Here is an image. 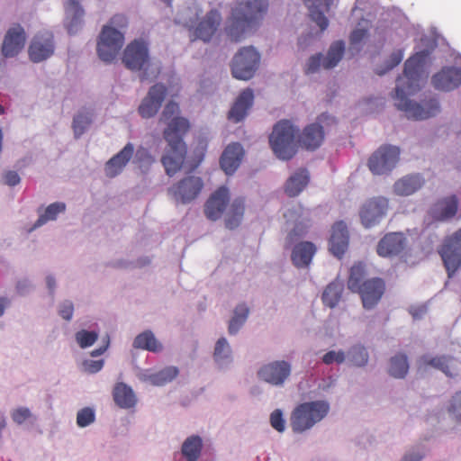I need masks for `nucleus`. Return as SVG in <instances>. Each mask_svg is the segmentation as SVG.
<instances>
[{
  "label": "nucleus",
  "mask_w": 461,
  "mask_h": 461,
  "mask_svg": "<svg viewBox=\"0 0 461 461\" xmlns=\"http://www.w3.org/2000/svg\"><path fill=\"white\" fill-rule=\"evenodd\" d=\"M439 254L451 277L461 266V228L445 240Z\"/></svg>",
  "instance_id": "obj_13"
},
{
  "label": "nucleus",
  "mask_w": 461,
  "mask_h": 461,
  "mask_svg": "<svg viewBox=\"0 0 461 461\" xmlns=\"http://www.w3.org/2000/svg\"><path fill=\"white\" fill-rule=\"evenodd\" d=\"M409 371L408 358L405 354H396L390 359L388 372L394 378H404Z\"/></svg>",
  "instance_id": "obj_46"
},
{
  "label": "nucleus",
  "mask_w": 461,
  "mask_h": 461,
  "mask_svg": "<svg viewBox=\"0 0 461 461\" xmlns=\"http://www.w3.org/2000/svg\"><path fill=\"white\" fill-rule=\"evenodd\" d=\"M66 20L65 23L70 34L77 33L83 25L85 12L80 6L78 0H66Z\"/></svg>",
  "instance_id": "obj_36"
},
{
  "label": "nucleus",
  "mask_w": 461,
  "mask_h": 461,
  "mask_svg": "<svg viewBox=\"0 0 461 461\" xmlns=\"http://www.w3.org/2000/svg\"><path fill=\"white\" fill-rule=\"evenodd\" d=\"M270 424L278 432L285 430V420L280 410H275L270 416Z\"/></svg>",
  "instance_id": "obj_57"
},
{
  "label": "nucleus",
  "mask_w": 461,
  "mask_h": 461,
  "mask_svg": "<svg viewBox=\"0 0 461 461\" xmlns=\"http://www.w3.org/2000/svg\"><path fill=\"white\" fill-rule=\"evenodd\" d=\"M54 52L52 34L49 32L34 36L29 48V56L33 62H41Z\"/></svg>",
  "instance_id": "obj_18"
},
{
  "label": "nucleus",
  "mask_w": 461,
  "mask_h": 461,
  "mask_svg": "<svg viewBox=\"0 0 461 461\" xmlns=\"http://www.w3.org/2000/svg\"><path fill=\"white\" fill-rule=\"evenodd\" d=\"M310 180L306 169H299L294 173L286 181L285 193L290 197L297 196L308 185Z\"/></svg>",
  "instance_id": "obj_39"
},
{
  "label": "nucleus",
  "mask_w": 461,
  "mask_h": 461,
  "mask_svg": "<svg viewBox=\"0 0 461 461\" xmlns=\"http://www.w3.org/2000/svg\"><path fill=\"white\" fill-rule=\"evenodd\" d=\"M99 335V330L94 329L92 330H88L82 329L76 332L75 339L81 348H87L92 347L96 342Z\"/></svg>",
  "instance_id": "obj_48"
},
{
  "label": "nucleus",
  "mask_w": 461,
  "mask_h": 461,
  "mask_svg": "<svg viewBox=\"0 0 461 461\" xmlns=\"http://www.w3.org/2000/svg\"><path fill=\"white\" fill-rule=\"evenodd\" d=\"M11 418L15 424L22 425L32 418V413L28 407L21 406L11 411Z\"/></svg>",
  "instance_id": "obj_51"
},
{
  "label": "nucleus",
  "mask_w": 461,
  "mask_h": 461,
  "mask_svg": "<svg viewBox=\"0 0 461 461\" xmlns=\"http://www.w3.org/2000/svg\"><path fill=\"white\" fill-rule=\"evenodd\" d=\"M432 85L436 89L451 91L461 85V68L456 67L443 68L432 77Z\"/></svg>",
  "instance_id": "obj_26"
},
{
  "label": "nucleus",
  "mask_w": 461,
  "mask_h": 461,
  "mask_svg": "<svg viewBox=\"0 0 461 461\" xmlns=\"http://www.w3.org/2000/svg\"><path fill=\"white\" fill-rule=\"evenodd\" d=\"M345 360V354L343 351H329L322 357V362L326 365L333 363L341 364Z\"/></svg>",
  "instance_id": "obj_56"
},
{
  "label": "nucleus",
  "mask_w": 461,
  "mask_h": 461,
  "mask_svg": "<svg viewBox=\"0 0 461 461\" xmlns=\"http://www.w3.org/2000/svg\"><path fill=\"white\" fill-rule=\"evenodd\" d=\"M111 266L118 268H127L131 266V263L124 259H117L111 263Z\"/></svg>",
  "instance_id": "obj_64"
},
{
  "label": "nucleus",
  "mask_w": 461,
  "mask_h": 461,
  "mask_svg": "<svg viewBox=\"0 0 461 461\" xmlns=\"http://www.w3.org/2000/svg\"><path fill=\"white\" fill-rule=\"evenodd\" d=\"M258 59L259 54L254 47L241 49L233 58L231 68L233 77L240 80L250 79L255 73Z\"/></svg>",
  "instance_id": "obj_12"
},
{
  "label": "nucleus",
  "mask_w": 461,
  "mask_h": 461,
  "mask_svg": "<svg viewBox=\"0 0 461 461\" xmlns=\"http://www.w3.org/2000/svg\"><path fill=\"white\" fill-rule=\"evenodd\" d=\"M66 210V204L61 202L52 203L48 205L43 212H39V218L34 222L32 230H36L47 222L57 220L60 213Z\"/></svg>",
  "instance_id": "obj_42"
},
{
  "label": "nucleus",
  "mask_w": 461,
  "mask_h": 461,
  "mask_svg": "<svg viewBox=\"0 0 461 461\" xmlns=\"http://www.w3.org/2000/svg\"><path fill=\"white\" fill-rule=\"evenodd\" d=\"M258 14L259 2L258 0H245L237 3L225 29L228 36L235 41H240L249 33Z\"/></svg>",
  "instance_id": "obj_5"
},
{
  "label": "nucleus",
  "mask_w": 461,
  "mask_h": 461,
  "mask_svg": "<svg viewBox=\"0 0 461 461\" xmlns=\"http://www.w3.org/2000/svg\"><path fill=\"white\" fill-rule=\"evenodd\" d=\"M329 411L330 404L326 401L303 402L291 414V427L294 432H304L324 419Z\"/></svg>",
  "instance_id": "obj_8"
},
{
  "label": "nucleus",
  "mask_w": 461,
  "mask_h": 461,
  "mask_svg": "<svg viewBox=\"0 0 461 461\" xmlns=\"http://www.w3.org/2000/svg\"><path fill=\"white\" fill-rule=\"evenodd\" d=\"M285 216L294 222L285 240V246L290 247L306 233L310 226L311 213L308 209L297 205L290 209Z\"/></svg>",
  "instance_id": "obj_16"
},
{
  "label": "nucleus",
  "mask_w": 461,
  "mask_h": 461,
  "mask_svg": "<svg viewBox=\"0 0 461 461\" xmlns=\"http://www.w3.org/2000/svg\"><path fill=\"white\" fill-rule=\"evenodd\" d=\"M343 291L344 284L342 281L336 279L330 283L322 293L323 304L330 308L336 307L342 297Z\"/></svg>",
  "instance_id": "obj_41"
},
{
  "label": "nucleus",
  "mask_w": 461,
  "mask_h": 461,
  "mask_svg": "<svg viewBox=\"0 0 461 461\" xmlns=\"http://www.w3.org/2000/svg\"><path fill=\"white\" fill-rule=\"evenodd\" d=\"M134 155V144L126 145L113 155L104 165V174L107 177L113 178L122 173L127 165L132 161Z\"/></svg>",
  "instance_id": "obj_19"
},
{
  "label": "nucleus",
  "mask_w": 461,
  "mask_h": 461,
  "mask_svg": "<svg viewBox=\"0 0 461 461\" xmlns=\"http://www.w3.org/2000/svg\"><path fill=\"white\" fill-rule=\"evenodd\" d=\"M422 456L419 453H407L403 456L401 461H420Z\"/></svg>",
  "instance_id": "obj_63"
},
{
  "label": "nucleus",
  "mask_w": 461,
  "mask_h": 461,
  "mask_svg": "<svg viewBox=\"0 0 461 461\" xmlns=\"http://www.w3.org/2000/svg\"><path fill=\"white\" fill-rule=\"evenodd\" d=\"M132 162L138 166L141 172L145 173L155 162V158L148 149L139 147L137 149H134Z\"/></svg>",
  "instance_id": "obj_47"
},
{
  "label": "nucleus",
  "mask_w": 461,
  "mask_h": 461,
  "mask_svg": "<svg viewBox=\"0 0 461 461\" xmlns=\"http://www.w3.org/2000/svg\"><path fill=\"white\" fill-rule=\"evenodd\" d=\"M315 252L316 247L313 243L303 241L294 247L291 258L295 267H305L311 263Z\"/></svg>",
  "instance_id": "obj_38"
},
{
  "label": "nucleus",
  "mask_w": 461,
  "mask_h": 461,
  "mask_svg": "<svg viewBox=\"0 0 461 461\" xmlns=\"http://www.w3.org/2000/svg\"><path fill=\"white\" fill-rule=\"evenodd\" d=\"M406 239L402 233L386 234L378 243L376 251L381 257H391L400 254L405 248Z\"/></svg>",
  "instance_id": "obj_31"
},
{
  "label": "nucleus",
  "mask_w": 461,
  "mask_h": 461,
  "mask_svg": "<svg viewBox=\"0 0 461 461\" xmlns=\"http://www.w3.org/2000/svg\"><path fill=\"white\" fill-rule=\"evenodd\" d=\"M203 438L198 434L187 436L180 447V454L185 461H199L203 456Z\"/></svg>",
  "instance_id": "obj_35"
},
{
  "label": "nucleus",
  "mask_w": 461,
  "mask_h": 461,
  "mask_svg": "<svg viewBox=\"0 0 461 461\" xmlns=\"http://www.w3.org/2000/svg\"><path fill=\"white\" fill-rule=\"evenodd\" d=\"M291 374V366L286 361H276L266 365L261 370L264 380L274 385H281Z\"/></svg>",
  "instance_id": "obj_28"
},
{
  "label": "nucleus",
  "mask_w": 461,
  "mask_h": 461,
  "mask_svg": "<svg viewBox=\"0 0 461 461\" xmlns=\"http://www.w3.org/2000/svg\"><path fill=\"white\" fill-rule=\"evenodd\" d=\"M95 420V411L91 407L80 409L77 413V425L79 428H86L93 424Z\"/></svg>",
  "instance_id": "obj_50"
},
{
  "label": "nucleus",
  "mask_w": 461,
  "mask_h": 461,
  "mask_svg": "<svg viewBox=\"0 0 461 461\" xmlns=\"http://www.w3.org/2000/svg\"><path fill=\"white\" fill-rule=\"evenodd\" d=\"M400 159V149L393 145H382L372 153L367 167L374 175L389 174Z\"/></svg>",
  "instance_id": "obj_9"
},
{
  "label": "nucleus",
  "mask_w": 461,
  "mask_h": 461,
  "mask_svg": "<svg viewBox=\"0 0 461 461\" xmlns=\"http://www.w3.org/2000/svg\"><path fill=\"white\" fill-rule=\"evenodd\" d=\"M249 313V309L245 303H240L236 306L233 316L230 320L228 326V332L230 335L234 336L238 334L240 330L245 324Z\"/></svg>",
  "instance_id": "obj_45"
},
{
  "label": "nucleus",
  "mask_w": 461,
  "mask_h": 461,
  "mask_svg": "<svg viewBox=\"0 0 461 461\" xmlns=\"http://www.w3.org/2000/svg\"><path fill=\"white\" fill-rule=\"evenodd\" d=\"M46 287L51 297H54L57 289V280L53 275H48L45 277Z\"/></svg>",
  "instance_id": "obj_60"
},
{
  "label": "nucleus",
  "mask_w": 461,
  "mask_h": 461,
  "mask_svg": "<svg viewBox=\"0 0 461 461\" xmlns=\"http://www.w3.org/2000/svg\"><path fill=\"white\" fill-rule=\"evenodd\" d=\"M365 276V267L361 263L355 264L350 268L348 288L360 295L365 309L371 310L379 303L384 294L385 284L379 277L364 280Z\"/></svg>",
  "instance_id": "obj_4"
},
{
  "label": "nucleus",
  "mask_w": 461,
  "mask_h": 461,
  "mask_svg": "<svg viewBox=\"0 0 461 461\" xmlns=\"http://www.w3.org/2000/svg\"><path fill=\"white\" fill-rule=\"evenodd\" d=\"M122 61L131 71L143 70L140 79L152 80L159 73V67L150 63L149 48L146 42L134 40L123 50Z\"/></svg>",
  "instance_id": "obj_6"
},
{
  "label": "nucleus",
  "mask_w": 461,
  "mask_h": 461,
  "mask_svg": "<svg viewBox=\"0 0 461 461\" xmlns=\"http://www.w3.org/2000/svg\"><path fill=\"white\" fill-rule=\"evenodd\" d=\"M21 181L20 176L15 171H7L4 175V183L9 186H14Z\"/></svg>",
  "instance_id": "obj_59"
},
{
  "label": "nucleus",
  "mask_w": 461,
  "mask_h": 461,
  "mask_svg": "<svg viewBox=\"0 0 461 461\" xmlns=\"http://www.w3.org/2000/svg\"><path fill=\"white\" fill-rule=\"evenodd\" d=\"M244 214V200L235 199L225 216V226L229 230H234L240 226Z\"/></svg>",
  "instance_id": "obj_44"
},
{
  "label": "nucleus",
  "mask_w": 461,
  "mask_h": 461,
  "mask_svg": "<svg viewBox=\"0 0 461 461\" xmlns=\"http://www.w3.org/2000/svg\"><path fill=\"white\" fill-rule=\"evenodd\" d=\"M221 20V14L219 10L212 9L209 11L194 28V38L204 42L210 41L220 26Z\"/></svg>",
  "instance_id": "obj_21"
},
{
  "label": "nucleus",
  "mask_w": 461,
  "mask_h": 461,
  "mask_svg": "<svg viewBox=\"0 0 461 461\" xmlns=\"http://www.w3.org/2000/svg\"><path fill=\"white\" fill-rule=\"evenodd\" d=\"M254 103V95L251 89L242 91L235 100L228 113V119L238 123L242 122L249 114V111Z\"/></svg>",
  "instance_id": "obj_27"
},
{
  "label": "nucleus",
  "mask_w": 461,
  "mask_h": 461,
  "mask_svg": "<svg viewBox=\"0 0 461 461\" xmlns=\"http://www.w3.org/2000/svg\"><path fill=\"white\" fill-rule=\"evenodd\" d=\"M367 36V29L366 28H357L355 29L349 37L350 41V50H356L359 51V44Z\"/></svg>",
  "instance_id": "obj_52"
},
{
  "label": "nucleus",
  "mask_w": 461,
  "mask_h": 461,
  "mask_svg": "<svg viewBox=\"0 0 461 461\" xmlns=\"http://www.w3.org/2000/svg\"><path fill=\"white\" fill-rule=\"evenodd\" d=\"M323 140V128L316 122L307 125L302 133L298 135L300 146L310 151L317 149L322 144Z\"/></svg>",
  "instance_id": "obj_33"
},
{
  "label": "nucleus",
  "mask_w": 461,
  "mask_h": 461,
  "mask_svg": "<svg viewBox=\"0 0 461 461\" xmlns=\"http://www.w3.org/2000/svg\"><path fill=\"white\" fill-rule=\"evenodd\" d=\"M298 132L299 129L289 120H281L275 124L269 136V144L279 159L289 160L295 156Z\"/></svg>",
  "instance_id": "obj_7"
},
{
  "label": "nucleus",
  "mask_w": 461,
  "mask_h": 461,
  "mask_svg": "<svg viewBox=\"0 0 461 461\" xmlns=\"http://www.w3.org/2000/svg\"><path fill=\"white\" fill-rule=\"evenodd\" d=\"M31 288H32L31 283L25 279L20 280L16 284V290H17L18 294H20L22 295L27 294L31 291Z\"/></svg>",
  "instance_id": "obj_61"
},
{
  "label": "nucleus",
  "mask_w": 461,
  "mask_h": 461,
  "mask_svg": "<svg viewBox=\"0 0 461 461\" xmlns=\"http://www.w3.org/2000/svg\"><path fill=\"white\" fill-rule=\"evenodd\" d=\"M417 365L419 371L426 372L433 368L441 371L448 377L456 376L461 367L460 361L449 355H423L418 359Z\"/></svg>",
  "instance_id": "obj_11"
},
{
  "label": "nucleus",
  "mask_w": 461,
  "mask_h": 461,
  "mask_svg": "<svg viewBox=\"0 0 461 461\" xmlns=\"http://www.w3.org/2000/svg\"><path fill=\"white\" fill-rule=\"evenodd\" d=\"M212 360L220 372L230 371L234 364V356L230 344L225 337L219 338L213 348Z\"/></svg>",
  "instance_id": "obj_20"
},
{
  "label": "nucleus",
  "mask_w": 461,
  "mask_h": 461,
  "mask_svg": "<svg viewBox=\"0 0 461 461\" xmlns=\"http://www.w3.org/2000/svg\"><path fill=\"white\" fill-rule=\"evenodd\" d=\"M116 406L123 410L134 409L138 404V396L132 387L123 382H117L112 392Z\"/></svg>",
  "instance_id": "obj_30"
},
{
  "label": "nucleus",
  "mask_w": 461,
  "mask_h": 461,
  "mask_svg": "<svg viewBox=\"0 0 461 461\" xmlns=\"http://www.w3.org/2000/svg\"><path fill=\"white\" fill-rule=\"evenodd\" d=\"M243 155L244 150L240 143L228 145L221 157V167L227 175H232L240 167Z\"/></svg>",
  "instance_id": "obj_34"
},
{
  "label": "nucleus",
  "mask_w": 461,
  "mask_h": 461,
  "mask_svg": "<svg viewBox=\"0 0 461 461\" xmlns=\"http://www.w3.org/2000/svg\"><path fill=\"white\" fill-rule=\"evenodd\" d=\"M458 210V199L452 194L435 202L429 208V215L438 221H446L454 218Z\"/></svg>",
  "instance_id": "obj_24"
},
{
  "label": "nucleus",
  "mask_w": 461,
  "mask_h": 461,
  "mask_svg": "<svg viewBox=\"0 0 461 461\" xmlns=\"http://www.w3.org/2000/svg\"><path fill=\"white\" fill-rule=\"evenodd\" d=\"M108 348H109V340H107L106 343L104 345H103L102 347L91 351L90 356L92 357H99V356L103 355L108 349Z\"/></svg>",
  "instance_id": "obj_62"
},
{
  "label": "nucleus",
  "mask_w": 461,
  "mask_h": 461,
  "mask_svg": "<svg viewBox=\"0 0 461 461\" xmlns=\"http://www.w3.org/2000/svg\"><path fill=\"white\" fill-rule=\"evenodd\" d=\"M179 106L175 102H169L165 106L160 121L167 124L163 137L167 142L161 163L167 176H173L182 167L187 147L184 137L187 133L190 124L186 118L179 116Z\"/></svg>",
  "instance_id": "obj_2"
},
{
  "label": "nucleus",
  "mask_w": 461,
  "mask_h": 461,
  "mask_svg": "<svg viewBox=\"0 0 461 461\" xmlns=\"http://www.w3.org/2000/svg\"><path fill=\"white\" fill-rule=\"evenodd\" d=\"M429 50H422L410 57L404 64L402 76L397 79L395 88V105L403 111L408 118L425 120L439 112V104L436 98H429L422 104L412 103L408 97L420 89L421 74L429 59Z\"/></svg>",
  "instance_id": "obj_1"
},
{
  "label": "nucleus",
  "mask_w": 461,
  "mask_h": 461,
  "mask_svg": "<svg viewBox=\"0 0 461 461\" xmlns=\"http://www.w3.org/2000/svg\"><path fill=\"white\" fill-rule=\"evenodd\" d=\"M389 208L388 199L383 196L373 197L366 201L360 208L359 216L362 224L370 228L379 223Z\"/></svg>",
  "instance_id": "obj_15"
},
{
  "label": "nucleus",
  "mask_w": 461,
  "mask_h": 461,
  "mask_svg": "<svg viewBox=\"0 0 461 461\" xmlns=\"http://www.w3.org/2000/svg\"><path fill=\"white\" fill-rule=\"evenodd\" d=\"M132 347L153 353H158L163 350L162 343L151 330H145L137 335L133 340Z\"/></svg>",
  "instance_id": "obj_40"
},
{
  "label": "nucleus",
  "mask_w": 461,
  "mask_h": 461,
  "mask_svg": "<svg viewBox=\"0 0 461 461\" xmlns=\"http://www.w3.org/2000/svg\"><path fill=\"white\" fill-rule=\"evenodd\" d=\"M348 230L343 221H338L332 226L330 239V251L337 258H341L348 247Z\"/></svg>",
  "instance_id": "obj_32"
},
{
  "label": "nucleus",
  "mask_w": 461,
  "mask_h": 461,
  "mask_svg": "<svg viewBox=\"0 0 461 461\" xmlns=\"http://www.w3.org/2000/svg\"><path fill=\"white\" fill-rule=\"evenodd\" d=\"M345 51V43L342 41L333 42L327 53L323 58L322 54L312 56L305 66L304 71L306 74H313L319 70L322 66L326 69H330L337 66L343 57Z\"/></svg>",
  "instance_id": "obj_14"
},
{
  "label": "nucleus",
  "mask_w": 461,
  "mask_h": 461,
  "mask_svg": "<svg viewBox=\"0 0 461 461\" xmlns=\"http://www.w3.org/2000/svg\"><path fill=\"white\" fill-rule=\"evenodd\" d=\"M179 374L177 367L169 366L155 372L151 369H140L137 377L144 383H149L154 386H163L172 382Z\"/></svg>",
  "instance_id": "obj_25"
},
{
  "label": "nucleus",
  "mask_w": 461,
  "mask_h": 461,
  "mask_svg": "<svg viewBox=\"0 0 461 461\" xmlns=\"http://www.w3.org/2000/svg\"><path fill=\"white\" fill-rule=\"evenodd\" d=\"M127 27L128 19L121 14H114L102 27L96 47L101 60L105 63H112L117 58L124 44Z\"/></svg>",
  "instance_id": "obj_3"
},
{
  "label": "nucleus",
  "mask_w": 461,
  "mask_h": 461,
  "mask_svg": "<svg viewBox=\"0 0 461 461\" xmlns=\"http://www.w3.org/2000/svg\"><path fill=\"white\" fill-rule=\"evenodd\" d=\"M203 187L201 177L189 176L170 186L167 194L176 203L186 204L197 198Z\"/></svg>",
  "instance_id": "obj_10"
},
{
  "label": "nucleus",
  "mask_w": 461,
  "mask_h": 461,
  "mask_svg": "<svg viewBox=\"0 0 461 461\" xmlns=\"http://www.w3.org/2000/svg\"><path fill=\"white\" fill-rule=\"evenodd\" d=\"M94 120V113L89 109H82L74 116L72 128L76 139H79L90 127Z\"/></svg>",
  "instance_id": "obj_43"
},
{
  "label": "nucleus",
  "mask_w": 461,
  "mask_h": 461,
  "mask_svg": "<svg viewBox=\"0 0 461 461\" xmlns=\"http://www.w3.org/2000/svg\"><path fill=\"white\" fill-rule=\"evenodd\" d=\"M230 201V192L225 186L219 187L208 199L204 206V213L211 221L220 219Z\"/></svg>",
  "instance_id": "obj_22"
},
{
  "label": "nucleus",
  "mask_w": 461,
  "mask_h": 461,
  "mask_svg": "<svg viewBox=\"0 0 461 461\" xmlns=\"http://www.w3.org/2000/svg\"><path fill=\"white\" fill-rule=\"evenodd\" d=\"M349 359L350 361L357 366H365L368 360V354L365 347L360 345H356L352 347L349 351Z\"/></svg>",
  "instance_id": "obj_49"
},
{
  "label": "nucleus",
  "mask_w": 461,
  "mask_h": 461,
  "mask_svg": "<svg viewBox=\"0 0 461 461\" xmlns=\"http://www.w3.org/2000/svg\"><path fill=\"white\" fill-rule=\"evenodd\" d=\"M402 58H403L402 50H398L396 51H393L391 54L389 60L387 61L386 70H390V69L393 68L394 67H396L397 65H399L401 63V61L402 60Z\"/></svg>",
  "instance_id": "obj_58"
},
{
  "label": "nucleus",
  "mask_w": 461,
  "mask_h": 461,
  "mask_svg": "<svg viewBox=\"0 0 461 461\" xmlns=\"http://www.w3.org/2000/svg\"><path fill=\"white\" fill-rule=\"evenodd\" d=\"M424 185V179L420 174L407 175L393 185V192L402 196L411 195Z\"/></svg>",
  "instance_id": "obj_37"
},
{
  "label": "nucleus",
  "mask_w": 461,
  "mask_h": 461,
  "mask_svg": "<svg viewBox=\"0 0 461 461\" xmlns=\"http://www.w3.org/2000/svg\"><path fill=\"white\" fill-rule=\"evenodd\" d=\"M59 315L65 321H71L74 314V303L70 300H63L58 306Z\"/></svg>",
  "instance_id": "obj_53"
},
{
  "label": "nucleus",
  "mask_w": 461,
  "mask_h": 461,
  "mask_svg": "<svg viewBox=\"0 0 461 461\" xmlns=\"http://www.w3.org/2000/svg\"><path fill=\"white\" fill-rule=\"evenodd\" d=\"M104 359H97V360L85 359L82 362V368L85 372H86L88 374H96L102 370V368L104 367Z\"/></svg>",
  "instance_id": "obj_55"
},
{
  "label": "nucleus",
  "mask_w": 461,
  "mask_h": 461,
  "mask_svg": "<svg viewBox=\"0 0 461 461\" xmlns=\"http://www.w3.org/2000/svg\"><path fill=\"white\" fill-rule=\"evenodd\" d=\"M333 0H303L308 8L309 16L324 32L329 26V20L325 16L330 12Z\"/></svg>",
  "instance_id": "obj_29"
},
{
  "label": "nucleus",
  "mask_w": 461,
  "mask_h": 461,
  "mask_svg": "<svg viewBox=\"0 0 461 461\" xmlns=\"http://www.w3.org/2000/svg\"><path fill=\"white\" fill-rule=\"evenodd\" d=\"M167 95V88L162 84L151 86L139 106V113L142 118L153 117L159 108Z\"/></svg>",
  "instance_id": "obj_17"
},
{
  "label": "nucleus",
  "mask_w": 461,
  "mask_h": 461,
  "mask_svg": "<svg viewBox=\"0 0 461 461\" xmlns=\"http://www.w3.org/2000/svg\"><path fill=\"white\" fill-rule=\"evenodd\" d=\"M25 41L24 29L20 24H14L7 31L5 37L2 47L4 56L6 58L16 56L23 49Z\"/></svg>",
  "instance_id": "obj_23"
},
{
  "label": "nucleus",
  "mask_w": 461,
  "mask_h": 461,
  "mask_svg": "<svg viewBox=\"0 0 461 461\" xmlns=\"http://www.w3.org/2000/svg\"><path fill=\"white\" fill-rule=\"evenodd\" d=\"M450 415L456 420H461V392H457L452 397L450 404L447 408Z\"/></svg>",
  "instance_id": "obj_54"
}]
</instances>
